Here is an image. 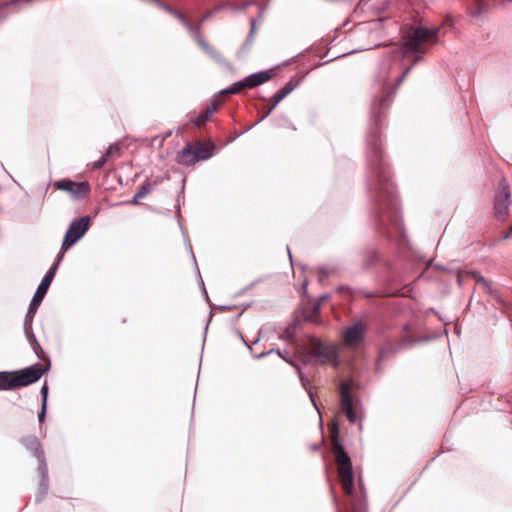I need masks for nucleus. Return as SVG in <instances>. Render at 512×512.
Segmentation results:
<instances>
[{"label":"nucleus","mask_w":512,"mask_h":512,"mask_svg":"<svg viewBox=\"0 0 512 512\" xmlns=\"http://www.w3.org/2000/svg\"><path fill=\"white\" fill-rule=\"evenodd\" d=\"M244 83H245V80L241 81V82H238L231 89L223 91V93H237L241 89H243L245 87H248L247 85H244Z\"/></svg>","instance_id":"nucleus-16"},{"label":"nucleus","mask_w":512,"mask_h":512,"mask_svg":"<svg viewBox=\"0 0 512 512\" xmlns=\"http://www.w3.org/2000/svg\"><path fill=\"white\" fill-rule=\"evenodd\" d=\"M510 193L507 186H502L496 196V209L497 213L501 216H505L509 205Z\"/></svg>","instance_id":"nucleus-11"},{"label":"nucleus","mask_w":512,"mask_h":512,"mask_svg":"<svg viewBox=\"0 0 512 512\" xmlns=\"http://www.w3.org/2000/svg\"><path fill=\"white\" fill-rule=\"evenodd\" d=\"M435 35V30L419 27L414 30L411 38L406 43V47L410 51H418L421 44L433 39Z\"/></svg>","instance_id":"nucleus-6"},{"label":"nucleus","mask_w":512,"mask_h":512,"mask_svg":"<svg viewBox=\"0 0 512 512\" xmlns=\"http://www.w3.org/2000/svg\"><path fill=\"white\" fill-rule=\"evenodd\" d=\"M55 187L69 192L75 198L82 197L88 192V185L84 182L74 183L70 180H61L55 183Z\"/></svg>","instance_id":"nucleus-7"},{"label":"nucleus","mask_w":512,"mask_h":512,"mask_svg":"<svg viewBox=\"0 0 512 512\" xmlns=\"http://www.w3.org/2000/svg\"><path fill=\"white\" fill-rule=\"evenodd\" d=\"M214 145L212 143H206L204 145H200L197 147L196 150V153H205V152H211V156L213 155V152H214Z\"/></svg>","instance_id":"nucleus-15"},{"label":"nucleus","mask_w":512,"mask_h":512,"mask_svg":"<svg viewBox=\"0 0 512 512\" xmlns=\"http://www.w3.org/2000/svg\"><path fill=\"white\" fill-rule=\"evenodd\" d=\"M366 328L363 323L357 322L343 331V343L349 348L358 347L363 341Z\"/></svg>","instance_id":"nucleus-4"},{"label":"nucleus","mask_w":512,"mask_h":512,"mask_svg":"<svg viewBox=\"0 0 512 512\" xmlns=\"http://www.w3.org/2000/svg\"><path fill=\"white\" fill-rule=\"evenodd\" d=\"M45 369L41 365H33L22 370L14 371L12 373L14 388L27 386L39 380L44 374Z\"/></svg>","instance_id":"nucleus-2"},{"label":"nucleus","mask_w":512,"mask_h":512,"mask_svg":"<svg viewBox=\"0 0 512 512\" xmlns=\"http://www.w3.org/2000/svg\"><path fill=\"white\" fill-rule=\"evenodd\" d=\"M56 266L57 264H55L50 270L49 272L45 275V277L43 278L42 282L40 283L33 299H32V302L30 304V307H29V310H28V314H27V317L28 318H32L33 315L35 314L38 306L40 305L42 299L44 298L51 282H52V279L54 277V274H55V270H56Z\"/></svg>","instance_id":"nucleus-3"},{"label":"nucleus","mask_w":512,"mask_h":512,"mask_svg":"<svg viewBox=\"0 0 512 512\" xmlns=\"http://www.w3.org/2000/svg\"><path fill=\"white\" fill-rule=\"evenodd\" d=\"M211 157V152L205 153H196V150H193L191 147H186L182 153L179 155V162L190 165L199 160H205Z\"/></svg>","instance_id":"nucleus-9"},{"label":"nucleus","mask_w":512,"mask_h":512,"mask_svg":"<svg viewBox=\"0 0 512 512\" xmlns=\"http://www.w3.org/2000/svg\"><path fill=\"white\" fill-rule=\"evenodd\" d=\"M349 385L348 384H343L341 386V399H342V407L347 415V418L351 421V422H354L356 421V415L355 413L353 412V407H352V398L350 396V392H349Z\"/></svg>","instance_id":"nucleus-10"},{"label":"nucleus","mask_w":512,"mask_h":512,"mask_svg":"<svg viewBox=\"0 0 512 512\" xmlns=\"http://www.w3.org/2000/svg\"><path fill=\"white\" fill-rule=\"evenodd\" d=\"M338 350L339 348L335 345H322L318 343L314 353L322 362L334 363L338 356Z\"/></svg>","instance_id":"nucleus-8"},{"label":"nucleus","mask_w":512,"mask_h":512,"mask_svg":"<svg viewBox=\"0 0 512 512\" xmlns=\"http://www.w3.org/2000/svg\"><path fill=\"white\" fill-rule=\"evenodd\" d=\"M213 110H214V108L212 110H210V111H207L205 116L198 121V124L203 123L205 121V119L208 117V115L213 112Z\"/></svg>","instance_id":"nucleus-20"},{"label":"nucleus","mask_w":512,"mask_h":512,"mask_svg":"<svg viewBox=\"0 0 512 512\" xmlns=\"http://www.w3.org/2000/svg\"><path fill=\"white\" fill-rule=\"evenodd\" d=\"M244 83H245V80L241 81V82H238L231 89L223 91V93H237L241 89H243L245 87H248L247 85H244Z\"/></svg>","instance_id":"nucleus-17"},{"label":"nucleus","mask_w":512,"mask_h":512,"mask_svg":"<svg viewBox=\"0 0 512 512\" xmlns=\"http://www.w3.org/2000/svg\"><path fill=\"white\" fill-rule=\"evenodd\" d=\"M147 192H148V189L145 187H142V189L139 192H137V194L135 195L133 203H137V200L144 197L147 194Z\"/></svg>","instance_id":"nucleus-19"},{"label":"nucleus","mask_w":512,"mask_h":512,"mask_svg":"<svg viewBox=\"0 0 512 512\" xmlns=\"http://www.w3.org/2000/svg\"><path fill=\"white\" fill-rule=\"evenodd\" d=\"M272 74L270 71H262L255 73L253 75H250L245 79L244 85H247L249 88L258 86L262 83H265L271 78Z\"/></svg>","instance_id":"nucleus-12"},{"label":"nucleus","mask_w":512,"mask_h":512,"mask_svg":"<svg viewBox=\"0 0 512 512\" xmlns=\"http://www.w3.org/2000/svg\"><path fill=\"white\" fill-rule=\"evenodd\" d=\"M13 379L11 372H0V390L13 389Z\"/></svg>","instance_id":"nucleus-13"},{"label":"nucleus","mask_w":512,"mask_h":512,"mask_svg":"<svg viewBox=\"0 0 512 512\" xmlns=\"http://www.w3.org/2000/svg\"><path fill=\"white\" fill-rule=\"evenodd\" d=\"M89 226V218L83 217L77 222H73L69 227L65 238L63 240V247L69 248L72 246L78 239H80L85 232L87 231Z\"/></svg>","instance_id":"nucleus-5"},{"label":"nucleus","mask_w":512,"mask_h":512,"mask_svg":"<svg viewBox=\"0 0 512 512\" xmlns=\"http://www.w3.org/2000/svg\"><path fill=\"white\" fill-rule=\"evenodd\" d=\"M334 453L342 487L346 493L351 494L353 489V474L350 459L339 444L335 445Z\"/></svg>","instance_id":"nucleus-1"},{"label":"nucleus","mask_w":512,"mask_h":512,"mask_svg":"<svg viewBox=\"0 0 512 512\" xmlns=\"http://www.w3.org/2000/svg\"><path fill=\"white\" fill-rule=\"evenodd\" d=\"M291 91L290 88L288 87H284L280 92H278L275 96H274V100H275V104H277L278 102H280L289 92Z\"/></svg>","instance_id":"nucleus-18"},{"label":"nucleus","mask_w":512,"mask_h":512,"mask_svg":"<svg viewBox=\"0 0 512 512\" xmlns=\"http://www.w3.org/2000/svg\"><path fill=\"white\" fill-rule=\"evenodd\" d=\"M41 394H42V411L39 415V421H43L45 416V410L47 406V397H48V387L47 385H43L41 388Z\"/></svg>","instance_id":"nucleus-14"}]
</instances>
